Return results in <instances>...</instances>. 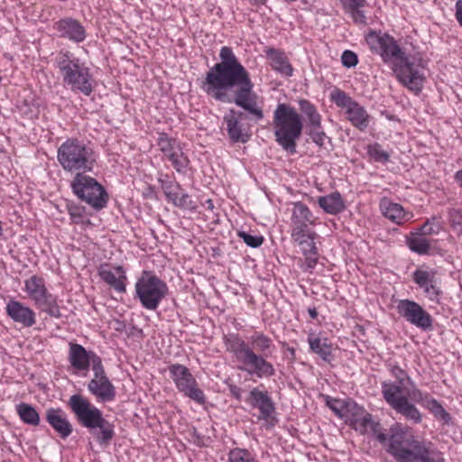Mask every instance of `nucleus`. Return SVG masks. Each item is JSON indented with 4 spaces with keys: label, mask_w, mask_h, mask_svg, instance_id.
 <instances>
[{
    "label": "nucleus",
    "mask_w": 462,
    "mask_h": 462,
    "mask_svg": "<svg viewBox=\"0 0 462 462\" xmlns=\"http://www.w3.org/2000/svg\"><path fill=\"white\" fill-rule=\"evenodd\" d=\"M220 62L206 74L201 88L210 97L223 103L234 102L248 112L255 121L264 116L257 105V95L250 74L235 55L232 48L224 46L219 52Z\"/></svg>",
    "instance_id": "1"
},
{
    "label": "nucleus",
    "mask_w": 462,
    "mask_h": 462,
    "mask_svg": "<svg viewBox=\"0 0 462 462\" xmlns=\"http://www.w3.org/2000/svg\"><path fill=\"white\" fill-rule=\"evenodd\" d=\"M348 417L350 425L365 434L371 432L381 444L388 442L386 451L396 462H444L442 453L429 440L415 437L408 426L395 423L389 430V437L381 431V424L361 408Z\"/></svg>",
    "instance_id": "2"
},
{
    "label": "nucleus",
    "mask_w": 462,
    "mask_h": 462,
    "mask_svg": "<svg viewBox=\"0 0 462 462\" xmlns=\"http://www.w3.org/2000/svg\"><path fill=\"white\" fill-rule=\"evenodd\" d=\"M249 342L250 344L237 335L228 339V350L242 365L240 369L257 378L273 376L274 366L267 361V357L276 349L273 339L263 332L256 331L249 337Z\"/></svg>",
    "instance_id": "3"
},
{
    "label": "nucleus",
    "mask_w": 462,
    "mask_h": 462,
    "mask_svg": "<svg viewBox=\"0 0 462 462\" xmlns=\"http://www.w3.org/2000/svg\"><path fill=\"white\" fill-rule=\"evenodd\" d=\"M365 40L372 50L380 53L384 61L396 60L402 62L397 77L405 87L415 92L421 90L424 82L421 68L408 60L393 37L370 31Z\"/></svg>",
    "instance_id": "4"
},
{
    "label": "nucleus",
    "mask_w": 462,
    "mask_h": 462,
    "mask_svg": "<svg viewBox=\"0 0 462 462\" xmlns=\"http://www.w3.org/2000/svg\"><path fill=\"white\" fill-rule=\"evenodd\" d=\"M68 406L78 422L88 429L102 447H107L115 436L114 425L103 417L102 411L81 394H73Z\"/></svg>",
    "instance_id": "5"
},
{
    "label": "nucleus",
    "mask_w": 462,
    "mask_h": 462,
    "mask_svg": "<svg viewBox=\"0 0 462 462\" xmlns=\"http://www.w3.org/2000/svg\"><path fill=\"white\" fill-rule=\"evenodd\" d=\"M273 128L278 144L291 154L295 153L303 129L301 116L290 105L280 103L273 112Z\"/></svg>",
    "instance_id": "6"
},
{
    "label": "nucleus",
    "mask_w": 462,
    "mask_h": 462,
    "mask_svg": "<svg viewBox=\"0 0 462 462\" xmlns=\"http://www.w3.org/2000/svg\"><path fill=\"white\" fill-rule=\"evenodd\" d=\"M55 63L59 69L62 82L75 93L90 96L94 89V79L89 68L81 63L69 51L60 52Z\"/></svg>",
    "instance_id": "7"
},
{
    "label": "nucleus",
    "mask_w": 462,
    "mask_h": 462,
    "mask_svg": "<svg viewBox=\"0 0 462 462\" xmlns=\"http://www.w3.org/2000/svg\"><path fill=\"white\" fill-rule=\"evenodd\" d=\"M57 159L67 172L92 171L96 158L92 148L76 138L66 140L57 151Z\"/></svg>",
    "instance_id": "8"
},
{
    "label": "nucleus",
    "mask_w": 462,
    "mask_h": 462,
    "mask_svg": "<svg viewBox=\"0 0 462 462\" xmlns=\"http://www.w3.org/2000/svg\"><path fill=\"white\" fill-rule=\"evenodd\" d=\"M135 297L148 310H155L168 293L167 284L151 271H143L135 282Z\"/></svg>",
    "instance_id": "9"
},
{
    "label": "nucleus",
    "mask_w": 462,
    "mask_h": 462,
    "mask_svg": "<svg viewBox=\"0 0 462 462\" xmlns=\"http://www.w3.org/2000/svg\"><path fill=\"white\" fill-rule=\"evenodd\" d=\"M73 193L81 200L96 210L106 206L108 195L104 187L96 179L86 175V172H78L70 182Z\"/></svg>",
    "instance_id": "10"
},
{
    "label": "nucleus",
    "mask_w": 462,
    "mask_h": 462,
    "mask_svg": "<svg viewBox=\"0 0 462 462\" xmlns=\"http://www.w3.org/2000/svg\"><path fill=\"white\" fill-rule=\"evenodd\" d=\"M24 291L40 310L52 318L61 317L57 297L48 291L42 277L32 275L25 280Z\"/></svg>",
    "instance_id": "11"
},
{
    "label": "nucleus",
    "mask_w": 462,
    "mask_h": 462,
    "mask_svg": "<svg viewBox=\"0 0 462 462\" xmlns=\"http://www.w3.org/2000/svg\"><path fill=\"white\" fill-rule=\"evenodd\" d=\"M170 376L176 388L185 397L189 398L199 404L206 403L203 391L199 388L198 383L188 367L180 364H173L169 366Z\"/></svg>",
    "instance_id": "12"
},
{
    "label": "nucleus",
    "mask_w": 462,
    "mask_h": 462,
    "mask_svg": "<svg viewBox=\"0 0 462 462\" xmlns=\"http://www.w3.org/2000/svg\"><path fill=\"white\" fill-rule=\"evenodd\" d=\"M384 400L390 407L401 414L404 419L413 424H419L422 420V415L418 408L410 402L409 398L399 393V389L395 385H389L384 392Z\"/></svg>",
    "instance_id": "13"
},
{
    "label": "nucleus",
    "mask_w": 462,
    "mask_h": 462,
    "mask_svg": "<svg viewBox=\"0 0 462 462\" xmlns=\"http://www.w3.org/2000/svg\"><path fill=\"white\" fill-rule=\"evenodd\" d=\"M396 310L402 318L418 328L424 331L432 329V317L418 302L407 299L400 300Z\"/></svg>",
    "instance_id": "14"
},
{
    "label": "nucleus",
    "mask_w": 462,
    "mask_h": 462,
    "mask_svg": "<svg viewBox=\"0 0 462 462\" xmlns=\"http://www.w3.org/2000/svg\"><path fill=\"white\" fill-rule=\"evenodd\" d=\"M93 378L88 383V391L102 402H111L116 397V388L106 376L103 364L93 367Z\"/></svg>",
    "instance_id": "15"
},
{
    "label": "nucleus",
    "mask_w": 462,
    "mask_h": 462,
    "mask_svg": "<svg viewBox=\"0 0 462 462\" xmlns=\"http://www.w3.org/2000/svg\"><path fill=\"white\" fill-rule=\"evenodd\" d=\"M437 271L417 269L412 273L413 282L423 290L425 296L436 303L439 302L442 291L436 278Z\"/></svg>",
    "instance_id": "16"
},
{
    "label": "nucleus",
    "mask_w": 462,
    "mask_h": 462,
    "mask_svg": "<svg viewBox=\"0 0 462 462\" xmlns=\"http://www.w3.org/2000/svg\"><path fill=\"white\" fill-rule=\"evenodd\" d=\"M69 362L77 371H88L90 365L93 367L102 363V359L93 351H87L81 345L70 342L69 344Z\"/></svg>",
    "instance_id": "17"
},
{
    "label": "nucleus",
    "mask_w": 462,
    "mask_h": 462,
    "mask_svg": "<svg viewBox=\"0 0 462 462\" xmlns=\"http://www.w3.org/2000/svg\"><path fill=\"white\" fill-rule=\"evenodd\" d=\"M245 118V114L241 111L229 109L224 116L223 121L226 125L228 137L234 143H246L250 134L244 124L241 122Z\"/></svg>",
    "instance_id": "18"
},
{
    "label": "nucleus",
    "mask_w": 462,
    "mask_h": 462,
    "mask_svg": "<svg viewBox=\"0 0 462 462\" xmlns=\"http://www.w3.org/2000/svg\"><path fill=\"white\" fill-rule=\"evenodd\" d=\"M54 29L60 38L77 43L82 42L87 36L86 30L81 23L72 17H65L57 21L54 23Z\"/></svg>",
    "instance_id": "19"
},
{
    "label": "nucleus",
    "mask_w": 462,
    "mask_h": 462,
    "mask_svg": "<svg viewBox=\"0 0 462 462\" xmlns=\"http://www.w3.org/2000/svg\"><path fill=\"white\" fill-rule=\"evenodd\" d=\"M245 402L252 407L257 408L260 411V419L269 420L273 417L275 411L274 402L270 397L268 392L260 391L257 387L253 388Z\"/></svg>",
    "instance_id": "20"
},
{
    "label": "nucleus",
    "mask_w": 462,
    "mask_h": 462,
    "mask_svg": "<svg viewBox=\"0 0 462 462\" xmlns=\"http://www.w3.org/2000/svg\"><path fill=\"white\" fill-rule=\"evenodd\" d=\"M46 421L63 439H67L73 431L67 413L61 408H48L45 411Z\"/></svg>",
    "instance_id": "21"
},
{
    "label": "nucleus",
    "mask_w": 462,
    "mask_h": 462,
    "mask_svg": "<svg viewBox=\"0 0 462 462\" xmlns=\"http://www.w3.org/2000/svg\"><path fill=\"white\" fill-rule=\"evenodd\" d=\"M6 314L16 323L24 328H31L36 323L35 312L22 302L11 300L5 307Z\"/></svg>",
    "instance_id": "22"
},
{
    "label": "nucleus",
    "mask_w": 462,
    "mask_h": 462,
    "mask_svg": "<svg viewBox=\"0 0 462 462\" xmlns=\"http://www.w3.org/2000/svg\"><path fill=\"white\" fill-rule=\"evenodd\" d=\"M265 55L271 61V66L274 70L287 77H291L292 75L293 69L284 51L274 48H268L265 51Z\"/></svg>",
    "instance_id": "23"
},
{
    "label": "nucleus",
    "mask_w": 462,
    "mask_h": 462,
    "mask_svg": "<svg viewBox=\"0 0 462 462\" xmlns=\"http://www.w3.org/2000/svg\"><path fill=\"white\" fill-rule=\"evenodd\" d=\"M116 273L109 269L101 268L98 274L111 288L119 293H124L126 291L125 282L126 280L125 273L122 266L116 267Z\"/></svg>",
    "instance_id": "24"
},
{
    "label": "nucleus",
    "mask_w": 462,
    "mask_h": 462,
    "mask_svg": "<svg viewBox=\"0 0 462 462\" xmlns=\"http://www.w3.org/2000/svg\"><path fill=\"white\" fill-rule=\"evenodd\" d=\"M318 203L326 213L331 215H336L346 208L344 199L337 191L319 197Z\"/></svg>",
    "instance_id": "25"
},
{
    "label": "nucleus",
    "mask_w": 462,
    "mask_h": 462,
    "mask_svg": "<svg viewBox=\"0 0 462 462\" xmlns=\"http://www.w3.org/2000/svg\"><path fill=\"white\" fill-rule=\"evenodd\" d=\"M388 368L392 374V375L396 379V382H383L382 383V393L384 397L385 389H388L389 385H395L399 389V393H402L405 390V382L409 383H412L410 376L402 368H401L398 365L389 363Z\"/></svg>",
    "instance_id": "26"
},
{
    "label": "nucleus",
    "mask_w": 462,
    "mask_h": 462,
    "mask_svg": "<svg viewBox=\"0 0 462 462\" xmlns=\"http://www.w3.org/2000/svg\"><path fill=\"white\" fill-rule=\"evenodd\" d=\"M346 113L347 114V119L355 127L361 131L367 128L369 125V115L357 102H356L355 105Z\"/></svg>",
    "instance_id": "27"
},
{
    "label": "nucleus",
    "mask_w": 462,
    "mask_h": 462,
    "mask_svg": "<svg viewBox=\"0 0 462 462\" xmlns=\"http://www.w3.org/2000/svg\"><path fill=\"white\" fill-rule=\"evenodd\" d=\"M291 224H314L315 219L310 208L302 202L293 203L291 209Z\"/></svg>",
    "instance_id": "28"
},
{
    "label": "nucleus",
    "mask_w": 462,
    "mask_h": 462,
    "mask_svg": "<svg viewBox=\"0 0 462 462\" xmlns=\"http://www.w3.org/2000/svg\"><path fill=\"white\" fill-rule=\"evenodd\" d=\"M16 411L23 422L32 426L39 425L40 415L31 404L21 402L16 405Z\"/></svg>",
    "instance_id": "29"
},
{
    "label": "nucleus",
    "mask_w": 462,
    "mask_h": 462,
    "mask_svg": "<svg viewBox=\"0 0 462 462\" xmlns=\"http://www.w3.org/2000/svg\"><path fill=\"white\" fill-rule=\"evenodd\" d=\"M381 209L383 216L394 223L401 224L404 219V209L400 204L385 201L381 204Z\"/></svg>",
    "instance_id": "30"
},
{
    "label": "nucleus",
    "mask_w": 462,
    "mask_h": 462,
    "mask_svg": "<svg viewBox=\"0 0 462 462\" xmlns=\"http://www.w3.org/2000/svg\"><path fill=\"white\" fill-rule=\"evenodd\" d=\"M300 111L308 117L310 127H320L321 116L316 106L307 99L299 101Z\"/></svg>",
    "instance_id": "31"
},
{
    "label": "nucleus",
    "mask_w": 462,
    "mask_h": 462,
    "mask_svg": "<svg viewBox=\"0 0 462 462\" xmlns=\"http://www.w3.org/2000/svg\"><path fill=\"white\" fill-rule=\"evenodd\" d=\"M157 144L160 151L163 153L164 158L171 152L180 151V148H181L180 142H178L175 138L170 137L165 133L159 134Z\"/></svg>",
    "instance_id": "32"
},
{
    "label": "nucleus",
    "mask_w": 462,
    "mask_h": 462,
    "mask_svg": "<svg viewBox=\"0 0 462 462\" xmlns=\"http://www.w3.org/2000/svg\"><path fill=\"white\" fill-rule=\"evenodd\" d=\"M309 344L310 349L324 361L331 359V346L327 343V339L321 340L319 337H310Z\"/></svg>",
    "instance_id": "33"
},
{
    "label": "nucleus",
    "mask_w": 462,
    "mask_h": 462,
    "mask_svg": "<svg viewBox=\"0 0 462 462\" xmlns=\"http://www.w3.org/2000/svg\"><path fill=\"white\" fill-rule=\"evenodd\" d=\"M165 158L171 162V165L176 170V171H178L179 173H183V174L186 173L187 169L189 164V160L188 156L184 154V152L182 151V147L180 148V151L171 152V154L167 155Z\"/></svg>",
    "instance_id": "34"
},
{
    "label": "nucleus",
    "mask_w": 462,
    "mask_h": 462,
    "mask_svg": "<svg viewBox=\"0 0 462 462\" xmlns=\"http://www.w3.org/2000/svg\"><path fill=\"white\" fill-rule=\"evenodd\" d=\"M158 180L168 201L176 195L179 189H181L180 184L171 180L168 174L161 175Z\"/></svg>",
    "instance_id": "35"
},
{
    "label": "nucleus",
    "mask_w": 462,
    "mask_h": 462,
    "mask_svg": "<svg viewBox=\"0 0 462 462\" xmlns=\"http://www.w3.org/2000/svg\"><path fill=\"white\" fill-rule=\"evenodd\" d=\"M424 407H426L437 419L443 420L445 423L448 424L450 421V415L436 399L426 398Z\"/></svg>",
    "instance_id": "36"
},
{
    "label": "nucleus",
    "mask_w": 462,
    "mask_h": 462,
    "mask_svg": "<svg viewBox=\"0 0 462 462\" xmlns=\"http://www.w3.org/2000/svg\"><path fill=\"white\" fill-rule=\"evenodd\" d=\"M330 100L334 102L338 107L345 108L346 112L356 102L345 91L339 88H335L333 91H331Z\"/></svg>",
    "instance_id": "37"
},
{
    "label": "nucleus",
    "mask_w": 462,
    "mask_h": 462,
    "mask_svg": "<svg viewBox=\"0 0 462 462\" xmlns=\"http://www.w3.org/2000/svg\"><path fill=\"white\" fill-rule=\"evenodd\" d=\"M409 248L419 254H427L430 251V245L427 238L421 234H417L408 240Z\"/></svg>",
    "instance_id": "38"
},
{
    "label": "nucleus",
    "mask_w": 462,
    "mask_h": 462,
    "mask_svg": "<svg viewBox=\"0 0 462 462\" xmlns=\"http://www.w3.org/2000/svg\"><path fill=\"white\" fill-rule=\"evenodd\" d=\"M441 230V217L433 216L420 227L422 236L437 235Z\"/></svg>",
    "instance_id": "39"
},
{
    "label": "nucleus",
    "mask_w": 462,
    "mask_h": 462,
    "mask_svg": "<svg viewBox=\"0 0 462 462\" xmlns=\"http://www.w3.org/2000/svg\"><path fill=\"white\" fill-rule=\"evenodd\" d=\"M368 155L377 162L385 163L389 162L390 154L383 150L382 145L375 143L374 144H370L367 147Z\"/></svg>",
    "instance_id": "40"
},
{
    "label": "nucleus",
    "mask_w": 462,
    "mask_h": 462,
    "mask_svg": "<svg viewBox=\"0 0 462 462\" xmlns=\"http://www.w3.org/2000/svg\"><path fill=\"white\" fill-rule=\"evenodd\" d=\"M170 202H171L175 207L183 209L191 208L193 207L189 195L185 192L182 188L176 192V195L170 200Z\"/></svg>",
    "instance_id": "41"
},
{
    "label": "nucleus",
    "mask_w": 462,
    "mask_h": 462,
    "mask_svg": "<svg viewBox=\"0 0 462 462\" xmlns=\"http://www.w3.org/2000/svg\"><path fill=\"white\" fill-rule=\"evenodd\" d=\"M309 135L313 143L319 147H325L326 142L331 144V138L328 137L320 127H310Z\"/></svg>",
    "instance_id": "42"
},
{
    "label": "nucleus",
    "mask_w": 462,
    "mask_h": 462,
    "mask_svg": "<svg viewBox=\"0 0 462 462\" xmlns=\"http://www.w3.org/2000/svg\"><path fill=\"white\" fill-rule=\"evenodd\" d=\"M229 462H258L246 449L235 448L229 452Z\"/></svg>",
    "instance_id": "43"
},
{
    "label": "nucleus",
    "mask_w": 462,
    "mask_h": 462,
    "mask_svg": "<svg viewBox=\"0 0 462 462\" xmlns=\"http://www.w3.org/2000/svg\"><path fill=\"white\" fill-rule=\"evenodd\" d=\"M238 236L252 248H257L263 243V237L262 236H254L245 231L238 232Z\"/></svg>",
    "instance_id": "44"
},
{
    "label": "nucleus",
    "mask_w": 462,
    "mask_h": 462,
    "mask_svg": "<svg viewBox=\"0 0 462 462\" xmlns=\"http://www.w3.org/2000/svg\"><path fill=\"white\" fill-rule=\"evenodd\" d=\"M68 212L73 223L79 224L82 222L84 208L76 204H68Z\"/></svg>",
    "instance_id": "45"
},
{
    "label": "nucleus",
    "mask_w": 462,
    "mask_h": 462,
    "mask_svg": "<svg viewBox=\"0 0 462 462\" xmlns=\"http://www.w3.org/2000/svg\"><path fill=\"white\" fill-rule=\"evenodd\" d=\"M341 61L346 68L356 67L358 62L357 55L351 51H345L342 53Z\"/></svg>",
    "instance_id": "46"
},
{
    "label": "nucleus",
    "mask_w": 462,
    "mask_h": 462,
    "mask_svg": "<svg viewBox=\"0 0 462 462\" xmlns=\"http://www.w3.org/2000/svg\"><path fill=\"white\" fill-rule=\"evenodd\" d=\"M344 9L349 13L350 11L365 7L367 5L366 0H339Z\"/></svg>",
    "instance_id": "47"
},
{
    "label": "nucleus",
    "mask_w": 462,
    "mask_h": 462,
    "mask_svg": "<svg viewBox=\"0 0 462 462\" xmlns=\"http://www.w3.org/2000/svg\"><path fill=\"white\" fill-rule=\"evenodd\" d=\"M407 397L417 403L422 404L423 406L426 402V398H430L429 394L423 393L420 389L415 387L408 393Z\"/></svg>",
    "instance_id": "48"
},
{
    "label": "nucleus",
    "mask_w": 462,
    "mask_h": 462,
    "mask_svg": "<svg viewBox=\"0 0 462 462\" xmlns=\"http://www.w3.org/2000/svg\"><path fill=\"white\" fill-rule=\"evenodd\" d=\"M451 226L457 233L462 232V215L458 210H453L450 214Z\"/></svg>",
    "instance_id": "49"
},
{
    "label": "nucleus",
    "mask_w": 462,
    "mask_h": 462,
    "mask_svg": "<svg viewBox=\"0 0 462 462\" xmlns=\"http://www.w3.org/2000/svg\"><path fill=\"white\" fill-rule=\"evenodd\" d=\"M314 239L315 238H310V240H306L302 243H297L300 246V248L303 252V254H307L309 253H314L315 251H318V249L315 245Z\"/></svg>",
    "instance_id": "50"
},
{
    "label": "nucleus",
    "mask_w": 462,
    "mask_h": 462,
    "mask_svg": "<svg viewBox=\"0 0 462 462\" xmlns=\"http://www.w3.org/2000/svg\"><path fill=\"white\" fill-rule=\"evenodd\" d=\"M349 14L355 23L366 24V16L365 15V13L360 10V8L354 9L350 11Z\"/></svg>",
    "instance_id": "51"
},
{
    "label": "nucleus",
    "mask_w": 462,
    "mask_h": 462,
    "mask_svg": "<svg viewBox=\"0 0 462 462\" xmlns=\"http://www.w3.org/2000/svg\"><path fill=\"white\" fill-rule=\"evenodd\" d=\"M312 224L307 223H299V224H291V234H300V233H308L314 232L310 228V226Z\"/></svg>",
    "instance_id": "52"
},
{
    "label": "nucleus",
    "mask_w": 462,
    "mask_h": 462,
    "mask_svg": "<svg viewBox=\"0 0 462 462\" xmlns=\"http://www.w3.org/2000/svg\"><path fill=\"white\" fill-rule=\"evenodd\" d=\"M317 234L315 232L291 234V238L295 243H302L310 238H315Z\"/></svg>",
    "instance_id": "53"
},
{
    "label": "nucleus",
    "mask_w": 462,
    "mask_h": 462,
    "mask_svg": "<svg viewBox=\"0 0 462 462\" xmlns=\"http://www.w3.org/2000/svg\"><path fill=\"white\" fill-rule=\"evenodd\" d=\"M305 255V264L308 269H312L315 267L318 262V251H315L314 253H309Z\"/></svg>",
    "instance_id": "54"
},
{
    "label": "nucleus",
    "mask_w": 462,
    "mask_h": 462,
    "mask_svg": "<svg viewBox=\"0 0 462 462\" xmlns=\"http://www.w3.org/2000/svg\"><path fill=\"white\" fill-rule=\"evenodd\" d=\"M228 390L230 392V394L237 401H241L242 399V389L234 383H228Z\"/></svg>",
    "instance_id": "55"
},
{
    "label": "nucleus",
    "mask_w": 462,
    "mask_h": 462,
    "mask_svg": "<svg viewBox=\"0 0 462 462\" xmlns=\"http://www.w3.org/2000/svg\"><path fill=\"white\" fill-rule=\"evenodd\" d=\"M456 18L462 26V0H458L456 4Z\"/></svg>",
    "instance_id": "56"
},
{
    "label": "nucleus",
    "mask_w": 462,
    "mask_h": 462,
    "mask_svg": "<svg viewBox=\"0 0 462 462\" xmlns=\"http://www.w3.org/2000/svg\"><path fill=\"white\" fill-rule=\"evenodd\" d=\"M455 180L462 188V170H459L455 173Z\"/></svg>",
    "instance_id": "57"
},
{
    "label": "nucleus",
    "mask_w": 462,
    "mask_h": 462,
    "mask_svg": "<svg viewBox=\"0 0 462 462\" xmlns=\"http://www.w3.org/2000/svg\"><path fill=\"white\" fill-rule=\"evenodd\" d=\"M308 313L311 319H316L318 317V311L315 308H310L308 310Z\"/></svg>",
    "instance_id": "58"
},
{
    "label": "nucleus",
    "mask_w": 462,
    "mask_h": 462,
    "mask_svg": "<svg viewBox=\"0 0 462 462\" xmlns=\"http://www.w3.org/2000/svg\"><path fill=\"white\" fill-rule=\"evenodd\" d=\"M204 206L208 209H210V210H212L214 208V203H213L212 199H206Z\"/></svg>",
    "instance_id": "59"
},
{
    "label": "nucleus",
    "mask_w": 462,
    "mask_h": 462,
    "mask_svg": "<svg viewBox=\"0 0 462 462\" xmlns=\"http://www.w3.org/2000/svg\"><path fill=\"white\" fill-rule=\"evenodd\" d=\"M328 404L329 405V407H330V408H331V409H332V410H333L337 414H338L339 416H342V415L340 414V412H339L338 408H337L336 405L331 404L330 402H328Z\"/></svg>",
    "instance_id": "60"
},
{
    "label": "nucleus",
    "mask_w": 462,
    "mask_h": 462,
    "mask_svg": "<svg viewBox=\"0 0 462 462\" xmlns=\"http://www.w3.org/2000/svg\"><path fill=\"white\" fill-rule=\"evenodd\" d=\"M333 402H334L335 403H337H337H339V402H338V401H337V400H334Z\"/></svg>",
    "instance_id": "61"
}]
</instances>
